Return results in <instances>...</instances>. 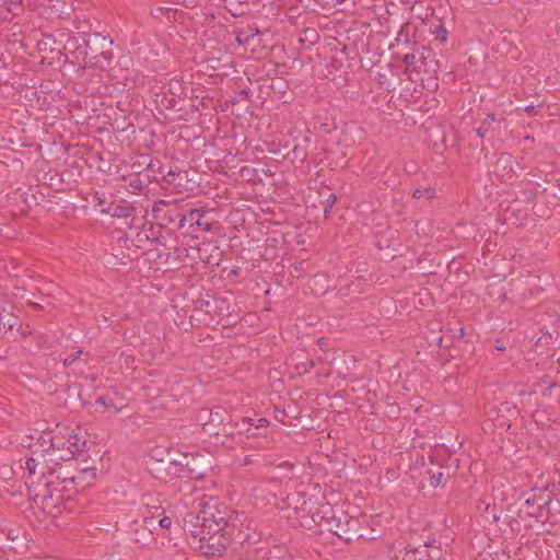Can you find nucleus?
<instances>
[{
    "label": "nucleus",
    "mask_w": 560,
    "mask_h": 560,
    "mask_svg": "<svg viewBox=\"0 0 560 560\" xmlns=\"http://www.w3.org/2000/svg\"><path fill=\"white\" fill-rule=\"evenodd\" d=\"M441 469L442 468L439 467L436 471H434L432 469L428 470V474L430 475V478H429L430 485L434 488L439 487L442 483V479H443L444 475Z\"/></svg>",
    "instance_id": "obj_35"
},
{
    "label": "nucleus",
    "mask_w": 560,
    "mask_h": 560,
    "mask_svg": "<svg viewBox=\"0 0 560 560\" xmlns=\"http://www.w3.org/2000/svg\"><path fill=\"white\" fill-rule=\"evenodd\" d=\"M16 324L18 317L0 304V332L13 329Z\"/></svg>",
    "instance_id": "obj_20"
},
{
    "label": "nucleus",
    "mask_w": 560,
    "mask_h": 560,
    "mask_svg": "<svg viewBox=\"0 0 560 560\" xmlns=\"http://www.w3.org/2000/svg\"><path fill=\"white\" fill-rule=\"evenodd\" d=\"M195 510H200V517L203 521V525L207 528V533H210L217 538L218 533L222 528L221 524L226 523L228 520L235 512L225 503L220 502L213 497L201 495L195 500Z\"/></svg>",
    "instance_id": "obj_5"
},
{
    "label": "nucleus",
    "mask_w": 560,
    "mask_h": 560,
    "mask_svg": "<svg viewBox=\"0 0 560 560\" xmlns=\"http://www.w3.org/2000/svg\"><path fill=\"white\" fill-rule=\"evenodd\" d=\"M412 197L415 199H420L422 197L431 200V199H434L436 197V190L433 186H429L427 188H423V189H416L413 192H412Z\"/></svg>",
    "instance_id": "obj_31"
},
{
    "label": "nucleus",
    "mask_w": 560,
    "mask_h": 560,
    "mask_svg": "<svg viewBox=\"0 0 560 560\" xmlns=\"http://www.w3.org/2000/svg\"><path fill=\"white\" fill-rule=\"evenodd\" d=\"M319 518L317 521V527L320 530H326L335 536H337L340 540L346 542H351L357 538L362 537L360 534V522L358 518L350 516L345 512H340L339 515L336 514L332 505L328 502L322 503V509H319Z\"/></svg>",
    "instance_id": "obj_2"
},
{
    "label": "nucleus",
    "mask_w": 560,
    "mask_h": 560,
    "mask_svg": "<svg viewBox=\"0 0 560 560\" xmlns=\"http://www.w3.org/2000/svg\"><path fill=\"white\" fill-rule=\"evenodd\" d=\"M96 404L104 407L105 411H109L113 408L114 412L116 413L120 410V408L115 406L113 399L107 395H102V396L97 397Z\"/></svg>",
    "instance_id": "obj_32"
},
{
    "label": "nucleus",
    "mask_w": 560,
    "mask_h": 560,
    "mask_svg": "<svg viewBox=\"0 0 560 560\" xmlns=\"http://www.w3.org/2000/svg\"><path fill=\"white\" fill-rule=\"evenodd\" d=\"M490 129V122L482 121L481 125L476 129V133L478 137L483 138Z\"/></svg>",
    "instance_id": "obj_40"
},
{
    "label": "nucleus",
    "mask_w": 560,
    "mask_h": 560,
    "mask_svg": "<svg viewBox=\"0 0 560 560\" xmlns=\"http://www.w3.org/2000/svg\"><path fill=\"white\" fill-rule=\"evenodd\" d=\"M429 546L427 544L417 548L406 550L402 560H433V557L429 552Z\"/></svg>",
    "instance_id": "obj_21"
},
{
    "label": "nucleus",
    "mask_w": 560,
    "mask_h": 560,
    "mask_svg": "<svg viewBox=\"0 0 560 560\" xmlns=\"http://www.w3.org/2000/svg\"><path fill=\"white\" fill-rule=\"evenodd\" d=\"M222 413H225V410H223L222 408L218 407V408H215V410H212L210 412V422L205 424L203 430L206 432H210V429H208V427H211L213 424V422L222 423L223 422Z\"/></svg>",
    "instance_id": "obj_33"
},
{
    "label": "nucleus",
    "mask_w": 560,
    "mask_h": 560,
    "mask_svg": "<svg viewBox=\"0 0 560 560\" xmlns=\"http://www.w3.org/2000/svg\"><path fill=\"white\" fill-rule=\"evenodd\" d=\"M417 0H402L404 3L406 4H410V3H413L416 2Z\"/></svg>",
    "instance_id": "obj_50"
},
{
    "label": "nucleus",
    "mask_w": 560,
    "mask_h": 560,
    "mask_svg": "<svg viewBox=\"0 0 560 560\" xmlns=\"http://www.w3.org/2000/svg\"><path fill=\"white\" fill-rule=\"evenodd\" d=\"M293 164H303L307 158V151L305 147L294 145L291 151L285 155Z\"/></svg>",
    "instance_id": "obj_23"
},
{
    "label": "nucleus",
    "mask_w": 560,
    "mask_h": 560,
    "mask_svg": "<svg viewBox=\"0 0 560 560\" xmlns=\"http://www.w3.org/2000/svg\"><path fill=\"white\" fill-rule=\"evenodd\" d=\"M135 212V208L131 205H114L107 209H103L102 213H108L114 218L126 219Z\"/></svg>",
    "instance_id": "obj_22"
},
{
    "label": "nucleus",
    "mask_w": 560,
    "mask_h": 560,
    "mask_svg": "<svg viewBox=\"0 0 560 560\" xmlns=\"http://www.w3.org/2000/svg\"><path fill=\"white\" fill-rule=\"evenodd\" d=\"M255 459H254V456L252 455H246L242 462H241V466H248V465H252L254 464Z\"/></svg>",
    "instance_id": "obj_43"
},
{
    "label": "nucleus",
    "mask_w": 560,
    "mask_h": 560,
    "mask_svg": "<svg viewBox=\"0 0 560 560\" xmlns=\"http://www.w3.org/2000/svg\"><path fill=\"white\" fill-rule=\"evenodd\" d=\"M159 172L160 174H162L164 180L168 184H173L175 182V178L180 174L179 171H173L172 168L165 172L164 167H160Z\"/></svg>",
    "instance_id": "obj_37"
},
{
    "label": "nucleus",
    "mask_w": 560,
    "mask_h": 560,
    "mask_svg": "<svg viewBox=\"0 0 560 560\" xmlns=\"http://www.w3.org/2000/svg\"><path fill=\"white\" fill-rule=\"evenodd\" d=\"M75 493L77 492L66 485L51 488L48 483H45V488L40 494L42 504L44 509L54 516L61 515L63 512L73 513L77 510V501L73 498ZM37 497H39V494H37Z\"/></svg>",
    "instance_id": "obj_6"
},
{
    "label": "nucleus",
    "mask_w": 560,
    "mask_h": 560,
    "mask_svg": "<svg viewBox=\"0 0 560 560\" xmlns=\"http://www.w3.org/2000/svg\"><path fill=\"white\" fill-rule=\"evenodd\" d=\"M20 467L27 472L28 478L38 477L39 478V470H37V465L34 460V457L32 454L30 456H25L24 458H21L19 460Z\"/></svg>",
    "instance_id": "obj_24"
},
{
    "label": "nucleus",
    "mask_w": 560,
    "mask_h": 560,
    "mask_svg": "<svg viewBox=\"0 0 560 560\" xmlns=\"http://www.w3.org/2000/svg\"><path fill=\"white\" fill-rule=\"evenodd\" d=\"M158 523L155 518L142 515L129 523L127 534L133 542L147 547L155 540Z\"/></svg>",
    "instance_id": "obj_9"
},
{
    "label": "nucleus",
    "mask_w": 560,
    "mask_h": 560,
    "mask_svg": "<svg viewBox=\"0 0 560 560\" xmlns=\"http://www.w3.org/2000/svg\"><path fill=\"white\" fill-rule=\"evenodd\" d=\"M428 55L429 50H427L425 47H415L412 52L404 55L402 60L408 68H411L412 70H420L421 67L425 65Z\"/></svg>",
    "instance_id": "obj_17"
},
{
    "label": "nucleus",
    "mask_w": 560,
    "mask_h": 560,
    "mask_svg": "<svg viewBox=\"0 0 560 560\" xmlns=\"http://www.w3.org/2000/svg\"><path fill=\"white\" fill-rule=\"evenodd\" d=\"M269 424H270V422L267 418H259L255 421L250 418L248 427L257 428L258 431L259 430L269 431L268 430Z\"/></svg>",
    "instance_id": "obj_36"
},
{
    "label": "nucleus",
    "mask_w": 560,
    "mask_h": 560,
    "mask_svg": "<svg viewBox=\"0 0 560 560\" xmlns=\"http://www.w3.org/2000/svg\"><path fill=\"white\" fill-rule=\"evenodd\" d=\"M199 257L207 264L219 266L223 253L214 242H203L198 248Z\"/></svg>",
    "instance_id": "obj_15"
},
{
    "label": "nucleus",
    "mask_w": 560,
    "mask_h": 560,
    "mask_svg": "<svg viewBox=\"0 0 560 560\" xmlns=\"http://www.w3.org/2000/svg\"><path fill=\"white\" fill-rule=\"evenodd\" d=\"M200 515V510H198V512H189L184 517V530L191 537L198 538L201 544L207 545L209 548H214L215 537L207 533V528L202 526L203 521H201Z\"/></svg>",
    "instance_id": "obj_10"
},
{
    "label": "nucleus",
    "mask_w": 560,
    "mask_h": 560,
    "mask_svg": "<svg viewBox=\"0 0 560 560\" xmlns=\"http://www.w3.org/2000/svg\"><path fill=\"white\" fill-rule=\"evenodd\" d=\"M130 186L133 187V188H137V189H141L142 188V184L139 183V180H136L135 183L131 182Z\"/></svg>",
    "instance_id": "obj_45"
},
{
    "label": "nucleus",
    "mask_w": 560,
    "mask_h": 560,
    "mask_svg": "<svg viewBox=\"0 0 560 560\" xmlns=\"http://www.w3.org/2000/svg\"><path fill=\"white\" fill-rule=\"evenodd\" d=\"M265 174H266V175H269V176H271V175H272V173H271L270 171H266V172H265Z\"/></svg>",
    "instance_id": "obj_53"
},
{
    "label": "nucleus",
    "mask_w": 560,
    "mask_h": 560,
    "mask_svg": "<svg viewBox=\"0 0 560 560\" xmlns=\"http://www.w3.org/2000/svg\"><path fill=\"white\" fill-rule=\"evenodd\" d=\"M96 478V469L93 467L82 468L78 469L77 467L73 468V474L71 475L70 483H72V487H70L74 492H78L79 489H85L86 487H90L93 481Z\"/></svg>",
    "instance_id": "obj_13"
},
{
    "label": "nucleus",
    "mask_w": 560,
    "mask_h": 560,
    "mask_svg": "<svg viewBox=\"0 0 560 560\" xmlns=\"http://www.w3.org/2000/svg\"><path fill=\"white\" fill-rule=\"evenodd\" d=\"M240 435V445L253 450H270L275 446L277 438L281 435L279 430L262 431L257 428H250L248 424L242 425Z\"/></svg>",
    "instance_id": "obj_8"
},
{
    "label": "nucleus",
    "mask_w": 560,
    "mask_h": 560,
    "mask_svg": "<svg viewBox=\"0 0 560 560\" xmlns=\"http://www.w3.org/2000/svg\"><path fill=\"white\" fill-rule=\"evenodd\" d=\"M551 503V493L541 490L538 494L536 492L529 494L525 499V504L528 506H536L535 511H529V515L539 514L542 509L549 510V505Z\"/></svg>",
    "instance_id": "obj_16"
},
{
    "label": "nucleus",
    "mask_w": 560,
    "mask_h": 560,
    "mask_svg": "<svg viewBox=\"0 0 560 560\" xmlns=\"http://www.w3.org/2000/svg\"><path fill=\"white\" fill-rule=\"evenodd\" d=\"M542 107V104H538V105H528L524 108V112L527 113L528 115H536L537 114V108H541Z\"/></svg>",
    "instance_id": "obj_42"
},
{
    "label": "nucleus",
    "mask_w": 560,
    "mask_h": 560,
    "mask_svg": "<svg viewBox=\"0 0 560 560\" xmlns=\"http://www.w3.org/2000/svg\"><path fill=\"white\" fill-rule=\"evenodd\" d=\"M178 228L194 229L208 232L211 230V223L206 220V212L203 209L191 208L179 218Z\"/></svg>",
    "instance_id": "obj_11"
},
{
    "label": "nucleus",
    "mask_w": 560,
    "mask_h": 560,
    "mask_svg": "<svg viewBox=\"0 0 560 560\" xmlns=\"http://www.w3.org/2000/svg\"><path fill=\"white\" fill-rule=\"evenodd\" d=\"M458 331H459V335H458V336H459V337H463V336H464V328H463V327H462V328H459V330H458Z\"/></svg>",
    "instance_id": "obj_51"
},
{
    "label": "nucleus",
    "mask_w": 560,
    "mask_h": 560,
    "mask_svg": "<svg viewBox=\"0 0 560 560\" xmlns=\"http://www.w3.org/2000/svg\"><path fill=\"white\" fill-rule=\"evenodd\" d=\"M250 418H242L240 421L235 423H223L222 428L219 431H215L213 434L215 436L222 435L225 440H222V444L225 445L229 443V440L232 443H236L240 445V435L238 432H242V425L249 424Z\"/></svg>",
    "instance_id": "obj_14"
},
{
    "label": "nucleus",
    "mask_w": 560,
    "mask_h": 560,
    "mask_svg": "<svg viewBox=\"0 0 560 560\" xmlns=\"http://www.w3.org/2000/svg\"><path fill=\"white\" fill-rule=\"evenodd\" d=\"M336 202H337V196L335 194H330L325 201V209H324L325 215H327V213L331 210V208L334 207V205Z\"/></svg>",
    "instance_id": "obj_38"
},
{
    "label": "nucleus",
    "mask_w": 560,
    "mask_h": 560,
    "mask_svg": "<svg viewBox=\"0 0 560 560\" xmlns=\"http://www.w3.org/2000/svg\"><path fill=\"white\" fill-rule=\"evenodd\" d=\"M153 217L163 225L172 224L183 215L182 209L166 200H158L152 208Z\"/></svg>",
    "instance_id": "obj_12"
},
{
    "label": "nucleus",
    "mask_w": 560,
    "mask_h": 560,
    "mask_svg": "<svg viewBox=\"0 0 560 560\" xmlns=\"http://www.w3.org/2000/svg\"><path fill=\"white\" fill-rule=\"evenodd\" d=\"M285 550L280 546H273L266 550L257 560H285Z\"/></svg>",
    "instance_id": "obj_28"
},
{
    "label": "nucleus",
    "mask_w": 560,
    "mask_h": 560,
    "mask_svg": "<svg viewBox=\"0 0 560 560\" xmlns=\"http://www.w3.org/2000/svg\"><path fill=\"white\" fill-rule=\"evenodd\" d=\"M170 23H174L176 21V15L170 14V16H165Z\"/></svg>",
    "instance_id": "obj_48"
},
{
    "label": "nucleus",
    "mask_w": 560,
    "mask_h": 560,
    "mask_svg": "<svg viewBox=\"0 0 560 560\" xmlns=\"http://www.w3.org/2000/svg\"><path fill=\"white\" fill-rule=\"evenodd\" d=\"M339 3L343 2L345 0H337Z\"/></svg>",
    "instance_id": "obj_55"
},
{
    "label": "nucleus",
    "mask_w": 560,
    "mask_h": 560,
    "mask_svg": "<svg viewBox=\"0 0 560 560\" xmlns=\"http://www.w3.org/2000/svg\"><path fill=\"white\" fill-rule=\"evenodd\" d=\"M46 442H50V447H56L61 464H70L77 455L83 452L86 444L84 436L74 430L67 435L47 432Z\"/></svg>",
    "instance_id": "obj_7"
},
{
    "label": "nucleus",
    "mask_w": 560,
    "mask_h": 560,
    "mask_svg": "<svg viewBox=\"0 0 560 560\" xmlns=\"http://www.w3.org/2000/svg\"><path fill=\"white\" fill-rule=\"evenodd\" d=\"M81 354H82V350H77L75 352L69 354L67 358H65L63 365L65 366L71 365L80 358Z\"/></svg>",
    "instance_id": "obj_39"
},
{
    "label": "nucleus",
    "mask_w": 560,
    "mask_h": 560,
    "mask_svg": "<svg viewBox=\"0 0 560 560\" xmlns=\"http://www.w3.org/2000/svg\"><path fill=\"white\" fill-rule=\"evenodd\" d=\"M312 368H314V362L310 361L307 364L303 363L302 365H298L296 370L299 373H307Z\"/></svg>",
    "instance_id": "obj_41"
},
{
    "label": "nucleus",
    "mask_w": 560,
    "mask_h": 560,
    "mask_svg": "<svg viewBox=\"0 0 560 560\" xmlns=\"http://www.w3.org/2000/svg\"><path fill=\"white\" fill-rule=\"evenodd\" d=\"M178 10L172 9V8H164V7H155L151 9L150 15L155 20H162L164 16L177 15Z\"/></svg>",
    "instance_id": "obj_30"
},
{
    "label": "nucleus",
    "mask_w": 560,
    "mask_h": 560,
    "mask_svg": "<svg viewBox=\"0 0 560 560\" xmlns=\"http://www.w3.org/2000/svg\"><path fill=\"white\" fill-rule=\"evenodd\" d=\"M153 234V226L143 228L139 232H137L136 237L132 240L137 247H142L143 244L150 241L151 235Z\"/></svg>",
    "instance_id": "obj_29"
},
{
    "label": "nucleus",
    "mask_w": 560,
    "mask_h": 560,
    "mask_svg": "<svg viewBox=\"0 0 560 560\" xmlns=\"http://www.w3.org/2000/svg\"><path fill=\"white\" fill-rule=\"evenodd\" d=\"M83 45H78V38L69 37L65 49L73 55L77 61H82L84 68H98L101 70L110 66L113 40L98 33H82Z\"/></svg>",
    "instance_id": "obj_1"
},
{
    "label": "nucleus",
    "mask_w": 560,
    "mask_h": 560,
    "mask_svg": "<svg viewBox=\"0 0 560 560\" xmlns=\"http://www.w3.org/2000/svg\"><path fill=\"white\" fill-rule=\"evenodd\" d=\"M69 467H72V463L70 464H66V466L63 465H60L58 468H57V478L60 480V482L55 486L54 483H48L51 488L52 487H62V486H67V487H72V483H70V480H68L69 478H71V475L73 472L69 471Z\"/></svg>",
    "instance_id": "obj_25"
},
{
    "label": "nucleus",
    "mask_w": 560,
    "mask_h": 560,
    "mask_svg": "<svg viewBox=\"0 0 560 560\" xmlns=\"http://www.w3.org/2000/svg\"><path fill=\"white\" fill-rule=\"evenodd\" d=\"M209 305H210V302H209V301H201V307H206V308H208V307H209ZM206 312H208V313H209V310H206Z\"/></svg>",
    "instance_id": "obj_47"
},
{
    "label": "nucleus",
    "mask_w": 560,
    "mask_h": 560,
    "mask_svg": "<svg viewBox=\"0 0 560 560\" xmlns=\"http://www.w3.org/2000/svg\"><path fill=\"white\" fill-rule=\"evenodd\" d=\"M28 446L31 454L37 465V470H39V479L46 475H52L51 468L49 467L44 455L45 451H43V446H39V439L34 445L30 444Z\"/></svg>",
    "instance_id": "obj_19"
},
{
    "label": "nucleus",
    "mask_w": 560,
    "mask_h": 560,
    "mask_svg": "<svg viewBox=\"0 0 560 560\" xmlns=\"http://www.w3.org/2000/svg\"><path fill=\"white\" fill-rule=\"evenodd\" d=\"M430 34L434 36L435 40L442 44L445 43L448 38V31L440 20H438L435 24H431Z\"/></svg>",
    "instance_id": "obj_26"
},
{
    "label": "nucleus",
    "mask_w": 560,
    "mask_h": 560,
    "mask_svg": "<svg viewBox=\"0 0 560 560\" xmlns=\"http://www.w3.org/2000/svg\"><path fill=\"white\" fill-rule=\"evenodd\" d=\"M177 3H180L179 0H177Z\"/></svg>",
    "instance_id": "obj_56"
},
{
    "label": "nucleus",
    "mask_w": 560,
    "mask_h": 560,
    "mask_svg": "<svg viewBox=\"0 0 560 560\" xmlns=\"http://www.w3.org/2000/svg\"><path fill=\"white\" fill-rule=\"evenodd\" d=\"M258 32L259 31L255 25H248L244 28H240L236 32V40L242 45L248 44L249 39L257 35Z\"/></svg>",
    "instance_id": "obj_27"
},
{
    "label": "nucleus",
    "mask_w": 560,
    "mask_h": 560,
    "mask_svg": "<svg viewBox=\"0 0 560 560\" xmlns=\"http://www.w3.org/2000/svg\"><path fill=\"white\" fill-rule=\"evenodd\" d=\"M490 122V125L497 120L495 118V115L494 114H488L487 117L482 120V121H487Z\"/></svg>",
    "instance_id": "obj_44"
},
{
    "label": "nucleus",
    "mask_w": 560,
    "mask_h": 560,
    "mask_svg": "<svg viewBox=\"0 0 560 560\" xmlns=\"http://www.w3.org/2000/svg\"><path fill=\"white\" fill-rule=\"evenodd\" d=\"M47 440V432H43L39 435V446H43V451L45 458L51 468L52 474L57 471V468L61 465L60 457H58V453L56 451L55 446L50 447V442H46Z\"/></svg>",
    "instance_id": "obj_18"
},
{
    "label": "nucleus",
    "mask_w": 560,
    "mask_h": 560,
    "mask_svg": "<svg viewBox=\"0 0 560 560\" xmlns=\"http://www.w3.org/2000/svg\"><path fill=\"white\" fill-rule=\"evenodd\" d=\"M483 3H491V4H494V3H499L501 0H481Z\"/></svg>",
    "instance_id": "obj_49"
},
{
    "label": "nucleus",
    "mask_w": 560,
    "mask_h": 560,
    "mask_svg": "<svg viewBox=\"0 0 560 560\" xmlns=\"http://www.w3.org/2000/svg\"><path fill=\"white\" fill-rule=\"evenodd\" d=\"M163 513H164V511H162L159 514L149 515V517H153V518H155V521H159L158 530L159 529H168L172 525V518L168 516H165V515L162 516Z\"/></svg>",
    "instance_id": "obj_34"
},
{
    "label": "nucleus",
    "mask_w": 560,
    "mask_h": 560,
    "mask_svg": "<svg viewBox=\"0 0 560 560\" xmlns=\"http://www.w3.org/2000/svg\"><path fill=\"white\" fill-rule=\"evenodd\" d=\"M247 516L244 513L235 511L226 523L221 524L222 528L217 535L215 547L212 555L215 552L221 553L231 542H236L242 546L250 545L255 536L248 526H244Z\"/></svg>",
    "instance_id": "obj_3"
},
{
    "label": "nucleus",
    "mask_w": 560,
    "mask_h": 560,
    "mask_svg": "<svg viewBox=\"0 0 560 560\" xmlns=\"http://www.w3.org/2000/svg\"><path fill=\"white\" fill-rule=\"evenodd\" d=\"M495 348H497L498 350H503V347H501V346H497Z\"/></svg>",
    "instance_id": "obj_54"
},
{
    "label": "nucleus",
    "mask_w": 560,
    "mask_h": 560,
    "mask_svg": "<svg viewBox=\"0 0 560 560\" xmlns=\"http://www.w3.org/2000/svg\"><path fill=\"white\" fill-rule=\"evenodd\" d=\"M20 332H21V336H23V337H27V336H30L32 334V331L28 328L21 329Z\"/></svg>",
    "instance_id": "obj_46"
},
{
    "label": "nucleus",
    "mask_w": 560,
    "mask_h": 560,
    "mask_svg": "<svg viewBox=\"0 0 560 560\" xmlns=\"http://www.w3.org/2000/svg\"><path fill=\"white\" fill-rule=\"evenodd\" d=\"M290 500L294 501L295 505L293 508L289 505L284 509L283 516L288 520L291 527L312 529L314 526H317L322 503H319L314 497L306 498L301 494H298Z\"/></svg>",
    "instance_id": "obj_4"
},
{
    "label": "nucleus",
    "mask_w": 560,
    "mask_h": 560,
    "mask_svg": "<svg viewBox=\"0 0 560 560\" xmlns=\"http://www.w3.org/2000/svg\"><path fill=\"white\" fill-rule=\"evenodd\" d=\"M30 304H31L33 307H35V308L39 307V305H38L37 303H32V302H30Z\"/></svg>",
    "instance_id": "obj_52"
}]
</instances>
